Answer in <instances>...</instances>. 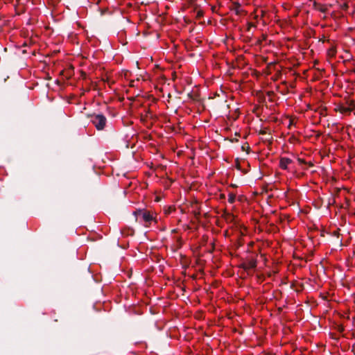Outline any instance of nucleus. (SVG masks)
Listing matches in <instances>:
<instances>
[{
    "instance_id": "f03ea898",
    "label": "nucleus",
    "mask_w": 355,
    "mask_h": 355,
    "mask_svg": "<svg viewBox=\"0 0 355 355\" xmlns=\"http://www.w3.org/2000/svg\"><path fill=\"white\" fill-rule=\"evenodd\" d=\"M90 121L98 130H103L107 123L106 117L101 114H94L90 115Z\"/></svg>"
},
{
    "instance_id": "0eeeda50",
    "label": "nucleus",
    "mask_w": 355,
    "mask_h": 355,
    "mask_svg": "<svg viewBox=\"0 0 355 355\" xmlns=\"http://www.w3.org/2000/svg\"><path fill=\"white\" fill-rule=\"evenodd\" d=\"M249 26H254V25H253L252 24H249Z\"/></svg>"
},
{
    "instance_id": "7ed1b4c3",
    "label": "nucleus",
    "mask_w": 355,
    "mask_h": 355,
    "mask_svg": "<svg viewBox=\"0 0 355 355\" xmlns=\"http://www.w3.org/2000/svg\"><path fill=\"white\" fill-rule=\"evenodd\" d=\"M292 163V160L288 157H282L279 161V166L282 169L288 170V166Z\"/></svg>"
},
{
    "instance_id": "39448f33",
    "label": "nucleus",
    "mask_w": 355,
    "mask_h": 355,
    "mask_svg": "<svg viewBox=\"0 0 355 355\" xmlns=\"http://www.w3.org/2000/svg\"><path fill=\"white\" fill-rule=\"evenodd\" d=\"M236 200V195L233 193H230L228 195V202L230 203H234Z\"/></svg>"
},
{
    "instance_id": "423d86ee",
    "label": "nucleus",
    "mask_w": 355,
    "mask_h": 355,
    "mask_svg": "<svg viewBox=\"0 0 355 355\" xmlns=\"http://www.w3.org/2000/svg\"><path fill=\"white\" fill-rule=\"evenodd\" d=\"M298 161H299L300 163L304 162V161H303L302 159H298Z\"/></svg>"
},
{
    "instance_id": "20e7f679",
    "label": "nucleus",
    "mask_w": 355,
    "mask_h": 355,
    "mask_svg": "<svg viewBox=\"0 0 355 355\" xmlns=\"http://www.w3.org/2000/svg\"><path fill=\"white\" fill-rule=\"evenodd\" d=\"M336 110H338L342 114H346L350 113L352 110V108L340 105L338 106Z\"/></svg>"
},
{
    "instance_id": "f257e3e1",
    "label": "nucleus",
    "mask_w": 355,
    "mask_h": 355,
    "mask_svg": "<svg viewBox=\"0 0 355 355\" xmlns=\"http://www.w3.org/2000/svg\"><path fill=\"white\" fill-rule=\"evenodd\" d=\"M137 220L142 223L146 227L150 226L153 223H157V214L146 209H139L134 212Z\"/></svg>"
}]
</instances>
